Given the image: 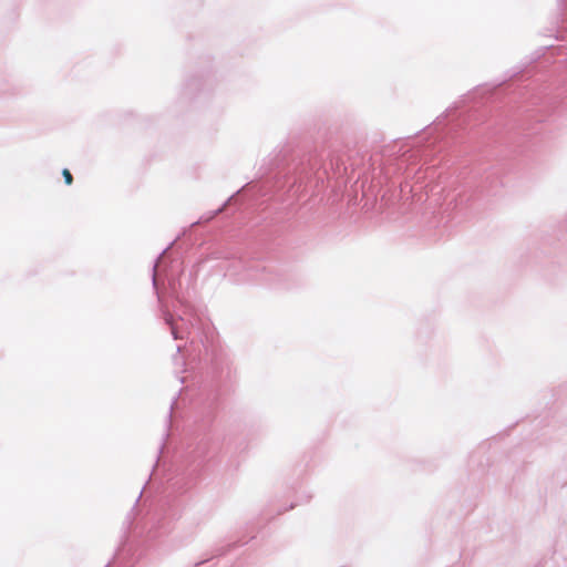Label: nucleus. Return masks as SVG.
<instances>
[{
  "label": "nucleus",
  "instance_id": "obj_1",
  "mask_svg": "<svg viewBox=\"0 0 567 567\" xmlns=\"http://www.w3.org/2000/svg\"><path fill=\"white\" fill-rule=\"evenodd\" d=\"M162 312L165 323L169 326L171 333L175 340L184 339L189 333V329L195 326V319H186L179 315L178 320H175L168 310L162 308Z\"/></svg>",
  "mask_w": 567,
  "mask_h": 567
},
{
  "label": "nucleus",
  "instance_id": "obj_3",
  "mask_svg": "<svg viewBox=\"0 0 567 567\" xmlns=\"http://www.w3.org/2000/svg\"><path fill=\"white\" fill-rule=\"evenodd\" d=\"M233 199H234V196L229 197V198L227 199V202H226L221 207H219L217 210H215V212H214V214H212V215L207 218V220H208V219H210V218H213L214 216H216V215L220 214L221 212H224L225 207H226L228 204H230Z\"/></svg>",
  "mask_w": 567,
  "mask_h": 567
},
{
  "label": "nucleus",
  "instance_id": "obj_4",
  "mask_svg": "<svg viewBox=\"0 0 567 567\" xmlns=\"http://www.w3.org/2000/svg\"><path fill=\"white\" fill-rule=\"evenodd\" d=\"M62 175L66 185L72 184L73 177L69 169H63Z\"/></svg>",
  "mask_w": 567,
  "mask_h": 567
},
{
  "label": "nucleus",
  "instance_id": "obj_2",
  "mask_svg": "<svg viewBox=\"0 0 567 567\" xmlns=\"http://www.w3.org/2000/svg\"><path fill=\"white\" fill-rule=\"evenodd\" d=\"M167 249L168 248L163 250V252L159 255V257L157 258V260L155 261V264L153 266L152 281H153V286H154L155 289H157V268L159 267V265L162 262V259H163V256L165 255Z\"/></svg>",
  "mask_w": 567,
  "mask_h": 567
}]
</instances>
